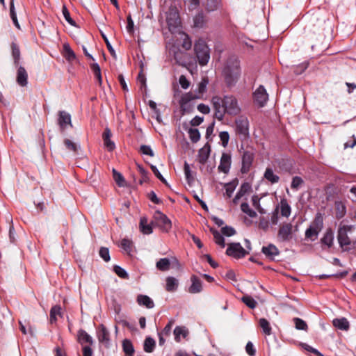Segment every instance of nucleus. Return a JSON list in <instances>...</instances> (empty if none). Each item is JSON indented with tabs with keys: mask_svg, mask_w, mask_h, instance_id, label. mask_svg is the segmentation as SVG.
<instances>
[{
	"mask_svg": "<svg viewBox=\"0 0 356 356\" xmlns=\"http://www.w3.org/2000/svg\"><path fill=\"white\" fill-rule=\"evenodd\" d=\"M214 108V118L221 121L227 113L229 115H237L241 112L238 100L233 95H225L222 98L214 96L211 99Z\"/></svg>",
	"mask_w": 356,
	"mask_h": 356,
	"instance_id": "obj_1",
	"label": "nucleus"
},
{
	"mask_svg": "<svg viewBox=\"0 0 356 356\" xmlns=\"http://www.w3.org/2000/svg\"><path fill=\"white\" fill-rule=\"evenodd\" d=\"M240 60L235 56L228 58L222 71L225 83L228 88L234 86L241 77Z\"/></svg>",
	"mask_w": 356,
	"mask_h": 356,
	"instance_id": "obj_2",
	"label": "nucleus"
},
{
	"mask_svg": "<svg viewBox=\"0 0 356 356\" xmlns=\"http://www.w3.org/2000/svg\"><path fill=\"white\" fill-rule=\"evenodd\" d=\"M195 56L199 64L206 65L210 59V49L202 38H199L194 44Z\"/></svg>",
	"mask_w": 356,
	"mask_h": 356,
	"instance_id": "obj_3",
	"label": "nucleus"
},
{
	"mask_svg": "<svg viewBox=\"0 0 356 356\" xmlns=\"http://www.w3.org/2000/svg\"><path fill=\"white\" fill-rule=\"evenodd\" d=\"M352 226L350 225H340L337 230V240L339 246L343 251L350 250L348 245H351V240L348 236V232H350Z\"/></svg>",
	"mask_w": 356,
	"mask_h": 356,
	"instance_id": "obj_4",
	"label": "nucleus"
},
{
	"mask_svg": "<svg viewBox=\"0 0 356 356\" xmlns=\"http://www.w3.org/2000/svg\"><path fill=\"white\" fill-rule=\"evenodd\" d=\"M166 22L170 32L173 33L177 31V29L181 24V21L179 12L175 7H170L169 10L166 13Z\"/></svg>",
	"mask_w": 356,
	"mask_h": 356,
	"instance_id": "obj_5",
	"label": "nucleus"
},
{
	"mask_svg": "<svg viewBox=\"0 0 356 356\" xmlns=\"http://www.w3.org/2000/svg\"><path fill=\"white\" fill-rule=\"evenodd\" d=\"M255 153L253 149H245L241 154V168L242 174H248L253 164Z\"/></svg>",
	"mask_w": 356,
	"mask_h": 356,
	"instance_id": "obj_6",
	"label": "nucleus"
},
{
	"mask_svg": "<svg viewBox=\"0 0 356 356\" xmlns=\"http://www.w3.org/2000/svg\"><path fill=\"white\" fill-rule=\"evenodd\" d=\"M197 98H199V96L191 92L185 93L181 97L179 103L182 115L193 112L194 105L191 103V101Z\"/></svg>",
	"mask_w": 356,
	"mask_h": 356,
	"instance_id": "obj_7",
	"label": "nucleus"
},
{
	"mask_svg": "<svg viewBox=\"0 0 356 356\" xmlns=\"http://www.w3.org/2000/svg\"><path fill=\"white\" fill-rule=\"evenodd\" d=\"M235 131L241 140H246L249 137V121L246 118L240 117L235 120Z\"/></svg>",
	"mask_w": 356,
	"mask_h": 356,
	"instance_id": "obj_8",
	"label": "nucleus"
},
{
	"mask_svg": "<svg viewBox=\"0 0 356 356\" xmlns=\"http://www.w3.org/2000/svg\"><path fill=\"white\" fill-rule=\"evenodd\" d=\"M154 219L156 221V225L163 232H168L172 228L171 220L161 211H155L154 214Z\"/></svg>",
	"mask_w": 356,
	"mask_h": 356,
	"instance_id": "obj_9",
	"label": "nucleus"
},
{
	"mask_svg": "<svg viewBox=\"0 0 356 356\" xmlns=\"http://www.w3.org/2000/svg\"><path fill=\"white\" fill-rule=\"evenodd\" d=\"M226 254L235 259H241L248 254V252L241 246L240 243H231L228 245Z\"/></svg>",
	"mask_w": 356,
	"mask_h": 356,
	"instance_id": "obj_10",
	"label": "nucleus"
},
{
	"mask_svg": "<svg viewBox=\"0 0 356 356\" xmlns=\"http://www.w3.org/2000/svg\"><path fill=\"white\" fill-rule=\"evenodd\" d=\"M293 238V225L290 222L282 224L277 232V239L280 242H288Z\"/></svg>",
	"mask_w": 356,
	"mask_h": 356,
	"instance_id": "obj_11",
	"label": "nucleus"
},
{
	"mask_svg": "<svg viewBox=\"0 0 356 356\" xmlns=\"http://www.w3.org/2000/svg\"><path fill=\"white\" fill-rule=\"evenodd\" d=\"M97 337L99 343L108 348L111 345L110 332L104 324H100L97 328Z\"/></svg>",
	"mask_w": 356,
	"mask_h": 356,
	"instance_id": "obj_12",
	"label": "nucleus"
},
{
	"mask_svg": "<svg viewBox=\"0 0 356 356\" xmlns=\"http://www.w3.org/2000/svg\"><path fill=\"white\" fill-rule=\"evenodd\" d=\"M254 102L259 106L264 107L268 99V95L265 88L260 85L253 93Z\"/></svg>",
	"mask_w": 356,
	"mask_h": 356,
	"instance_id": "obj_13",
	"label": "nucleus"
},
{
	"mask_svg": "<svg viewBox=\"0 0 356 356\" xmlns=\"http://www.w3.org/2000/svg\"><path fill=\"white\" fill-rule=\"evenodd\" d=\"M58 124L61 132H64L67 125L72 127L71 115L65 111L58 112Z\"/></svg>",
	"mask_w": 356,
	"mask_h": 356,
	"instance_id": "obj_14",
	"label": "nucleus"
},
{
	"mask_svg": "<svg viewBox=\"0 0 356 356\" xmlns=\"http://www.w3.org/2000/svg\"><path fill=\"white\" fill-rule=\"evenodd\" d=\"M231 164V155L228 153L223 152L220 158V164L218 167V171L227 174L229 172Z\"/></svg>",
	"mask_w": 356,
	"mask_h": 356,
	"instance_id": "obj_15",
	"label": "nucleus"
},
{
	"mask_svg": "<svg viewBox=\"0 0 356 356\" xmlns=\"http://www.w3.org/2000/svg\"><path fill=\"white\" fill-rule=\"evenodd\" d=\"M261 252L265 254L266 258L271 261L275 260V257L278 256L280 253L278 248L272 243L268 244L267 246H263Z\"/></svg>",
	"mask_w": 356,
	"mask_h": 356,
	"instance_id": "obj_16",
	"label": "nucleus"
},
{
	"mask_svg": "<svg viewBox=\"0 0 356 356\" xmlns=\"http://www.w3.org/2000/svg\"><path fill=\"white\" fill-rule=\"evenodd\" d=\"M111 129L108 127H106L102 134V138L105 147L109 152L113 151L115 148L114 142L111 140Z\"/></svg>",
	"mask_w": 356,
	"mask_h": 356,
	"instance_id": "obj_17",
	"label": "nucleus"
},
{
	"mask_svg": "<svg viewBox=\"0 0 356 356\" xmlns=\"http://www.w3.org/2000/svg\"><path fill=\"white\" fill-rule=\"evenodd\" d=\"M17 67L18 69L16 77L17 83L20 86L24 87L28 84V74L24 67L18 65Z\"/></svg>",
	"mask_w": 356,
	"mask_h": 356,
	"instance_id": "obj_18",
	"label": "nucleus"
},
{
	"mask_svg": "<svg viewBox=\"0 0 356 356\" xmlns=\"http://www.w3.org/2000/svg\"><path fill=\"white\" fill-rule=\"evenodd\" d=\"M191 285L188 289L191 293H197L202 290V282L196 275H193L191 277Z\"/></svg>",
	"mask_w": 356,
	"mask_h": 356,
	"instance_id": "obj_19",
	"label": "nucleus"
},
{
	"mask_svg": "<svg viewBox=\"0 0 356 356\" xmlns=\"http://www.w3.org/2000/svg\"><path fill=\"white\" fill-rule=\"evenodd\" d=\"M77 341L82 346L84 343H88L89 345L93 343L92 337L83 329H80L77 332Z\"/></svg>",
	"mask_w": 356,
	"mask_h": 356,
	"instance_id": "obj_20",
	"label": "nucleus"
},
{
	"mask_svg": "<svg viewBox=\"0 0 356 356\" xmlns=\"http://www.w3.org/2000/svg\"><path fill=\"white\" fill-rule=\"evenodd\" d=\"M334 242V232L331 228H327L321 239L322 245H326L328 248H330L333 245Z\"/></svg>",
	"mask_w": 356,
	"mask_h": 356,
	"instance_id": "obj_21",
	"label": "nucleus"
},
{
	"mask_svg": "<svg viewBox=\"0 0 356 356\" xmlns=\"http://www.w3.org/2000/svg\"><path fill=\"white\" fill-rule=\"evenodd\" d=\"M207 19L202 11L199 12L193 18L194 26L198 29H202L206 26Z\"/></svg>",
	"mask_w": 356,
	"mask_h": 356,
	"instance_id": "obj_22",
	"label": "nucleus"
},
{
	"mask_svg": "<svg viewBox=\"0 0 356 356\" xmlns=\"http://www.w3.org/2000/svg\"><path fill=\"white\" fill-rule=\"evenodd\" d=\"M122 350L125 356H134V347L131 340L125 339L122 341Z\"/></svg>",
	"mask_w": 356,
	"mask_h": 356,
	"instance_id": "obj_23",
	"label": "nucleus"
},
{
	"mask_svg": "<svg viewBox=\"0 0 356 356\" xmlns=\"http://www.w3.org/2000/svg\"><path fill=\"white\" fill-rule=\"evenodd\" d=\"M333 325L339 330L347 331L349 330L350 324L346 318H335L332 321Z\"/></svg>",
	"mask_w": 356,
	"mask_h": 356,
	"instance_id": "obj_24",
	"label": "nucleus"
},
{
	"mask_svg": "<svg viewBox=\"0 0 356 356\" xmlns=\"http://www.w3.org/2000/svg\"><path fill=\"white\" fill-rule=\"evenodd\" d=\"M137 302L138 305L145 306L148 309H152L154 307L153 300L146 295H138Z\"/></svg>",
	"mask_w": 356,
	"mask_h": 356,
	"instance_id": "obj_25",
	"label": "nucleus"
},
{
	"mask_svg": "<svg viewBox=\"0 0 356 356\" xmlns=\"http://www.w3.org/2000/svg\"><path fill=\"white\" fill-rule=\"evenodd\" d=\"M165 282H166L165 290L167 291L174 292L177 289L178 286H179V282L174 277H171V276L167 277Z\"/></svg>",
	"mask_w": 356,
	"mask_h": 356,
	"instance_id": "obj_26",
	"label": "nucleus"
},
{
	"mask_svg": "<svg viewBox=\"0 0 356 356\" xmlns=\"http://www.w3.org/2000/svg\"><path fill=\"white\" fill-rule=\"evenodd\" d=\"M12 56L13 58V63L15 67H18L20 60V50L18 44L14 42L11 43Z\"/></svg>",
	"mask_w": 356,
	"mask_h": 356,
	"instance_id": "obj_27",
	"label": "nucleus"
},
{
	"mask_svg": "<svg viewBox=\"0 0 356 356\" xmlns=\"http://www.w3.org/2000/svg\"><path fill=\"white\" fill-rule=\"evenodd\" d=\"M171 262L168 258H161L156 263V268L160 271H168L170 268Z\"/></svg>",
	"mask_w": 356,
	"mask_h": 356,
	"instance_id": "obj_28",
	"label": "nucleus"
},
{
	"mask_svg": "<svg viewBox=\"0 0 356 356\" xmlns=\"http://www.w3.org/2000/svg\"><path fill=\"white\" fill-rule=\"evenodd\" d=\"M264 177L270 184H276L280 181V177L275 175L270 168H267L265 170Z\"/></svg>",
	"mask_w": 356,
	"mask_h": 356,
	"instance_id": "obj_29",
	"label": "nucleus"
},
{
	"mask_svg": "<svg viewBox=\"0 0 356 356\" xmlns=\"http://www.w3.org/2000/svg\"><path fill=\"white\" fill-rule=\"evenodd\" d=\"M140 229L144 234H150L153 232L152 225L147 223V219L145 217H143L140 220Z\"/></svg>",
	"mask_w": 356,
	"mask_h": 356,
	"instance_id": "obj_30",
	"label": "nucleus"
},
{
	"mask_svg": "<svg viewBox=\"0 0 356 356\" xmlns=\"http://www.w3.org/2000/svg\"><path fill=\"white\" fill-rule=\"evenodd\" d=\"M310 226L316 228V229H318L319 231H321L323 227V218L322 213L318 212L316 214L315 218Z\"/></svg>",
	"mask_w": 356,
	"mask_h": 356,
	"instance_id": "obj_31",
	"label": "nucleus"
},
{
	"mask_svg": "<svg viewBox=\"0 0 356 356\" xmlns=\"http://www.w3.org/2000/svg\"><path fill=\"white\" fill-rule=\"evenodd\" d=\"M156 342L154 339L150 337H146L144 341L143 349L146 353H152L155 348Z\"/></svg>",
	"mask_w": 356,
	"mask_h": 356,
	"instance_id": "obj_32",
	"label": "nucleus"
},
{
	"mask_svg": "<svg viewBox=\"0 0 356 356\" xmlns=\"http://www.w3.org/2000/svg\"><path fill=\"white\" fill-rule=\"evenodd\" d=\"M210 231L213 236L216 243L219 245L221 248H224L225 246V242L222 235L218 230L213 228H211Z\"/></svg>",
	"mask_w": 356,
	"mask_h": 356,
	"instance_id": "obj_33",
	"label": "nucleus"
},
{
	"mask_svg": "<svg viewBox=\"0 0 356 356\" xmlns=\"http://www.w3.org/2000/svg\"><path fill=\"white\" fill-rule=\"evenodd\" d=\"M63 49L65 51L64 56L67 61L72 62L76 59V54L74 52V51L71 49L69 44H64Z\"/></svg>",
	"mask_w": 356,
	"mask_h": 356,
	"instance_id": "obj_34",
	"label": "nucleus"
},
{
	"mask_svg": "<svg viewBox=\"0 0 356 356\" xmlns=\"http://www.w3.org/2000/svg\"><path fill=\"white\" fill-rule=\"evenodd\" d=\"M188 334V330L184 327L177 326L174 330L175 340L177 342L180 341V336L186 338Z\"/></svg>",
	"mask_w": 356,
	"mask_h": 356,
	"instance_id": "obj_35",
	"label": "nucleus"
},
{
	"mask_svg": "<svg viewBox=\"0 0 356 356\" xmlns=\"http://www.w3.org/2000/svg\"><path fill=\"white\" fill-rule=\"evenodd\" d=\"M321 231L309 226L305 231V238L310 239L312 241H315Z\"/></svg>",
	"mask_w": 356,
	"mask_h": 356,
	"instance_id": "obj_36",
	"label": "nucleus"
},
{
	"mask_svg": "<svg viewBox=\"0 0 356 356\" xmlns=\"http://www.w3.org/2000/svg\"><path fill=\"white\" fill-rule=\"evenodd\" d=\"M336 218L337 219L342 218L346 213V207L341 202L335 203Z\"/></svg>",
	"mask_w": 356,
	"mask_h": 356,
	"instance_id": "obj_37",
	"label": "nucleus"
},
{
	"mask_svg": "<svg viewBox=\"0 0 356 356\" xmlns=\"http://www.w3.org/2000/svg\"><path fill=\"white\" fill-rule=\"evenodd\" d=\"M259 326L262 329L263 332L266 335H270L272 333V328L270 325V323L264 318H260L259 321Z\"/></svg>",
	"mask_w": 356,
	"mask_h": 356,
	"instance_id": "obj_38",
	"label": "nucleus"
},
{
	"mask_svg": "<svg viewBox=\"0 0 356 356\" xmlns=\"http://www.w3.org/2000/svg\"><path fill=\"white\" fill-rule=\"evenodd\" d=\"M221 0H207L205 8L207 12H213L216 10L220 5Z\"/></svg>",
	"mask_w": 356,
	"mask_h": 356,
	"instance_id": "obj_39",
	"label": "nucleus"
},
{
	"mask_svg": "<svg viewBox=\"0 0 356 356\" xmlns=\"http://www.w3.org/2000/svg\"><path fill=\"white\" fill-rule=\"evenodd\" d=\"M281 204V215L284 217H289L291 214V209L286 199H282L280 201Z\"/></svg>",
	"mask_w": 356,
	"mask_h": 356,
	"instance_id": "obj_40",
	"label": "nucleus"
},
{
	"mask_svg": "<svg viewBox=\"0 0 356 356\" xmlns=\"http://www.w3.org/2000/svg\"><path fill=\"white\" fill-rule=\"evenodd\" d=\"M205 147H206V146H204V147L200 149L199 151V154H198L199 162L202 164H204L209 156L210 146L208 145L207 149H206Z\"/></svg>",
	"mask_w": 356,
	"mask_h": 356,
	"instance_id": "obj_41",
	"label": "nucleus"
},
{
	"mask_svg": "<svg viewBox=\"0 0 356 356\" xmlns=\"http://www.w3.org/2000/svg\"><path fill=\"white\" fill-rule=\"evenodd\" d=\"M10 16L15 26L19 29L20 26L15 9L14 0H10Z\"/></svg>",
	"mask_w": 356,
	"mask_h": 356,
	"instance_id": "obj_42",
	"label": "nucleus"
},
{
	"mask_svg": "<svg viewBox=\"0 0 356 356\" xmlns=\"http://www.w3.org/2000/svg\"><path fill=\"white\" fill-rule=\"evenodd\" d=\"M60 310H61V307L59 305H55L51 307V309L50 310V314H49L50 323L51 324L54 323L57 321L56 316L61 314Z\"/></svg>",
	"mask_w": 356,
	"mask_h": 356,
	"instance_id": "obj_43",
	"label": "nucleus"
},
{
	"mask_svg": "<svg viewBox=\"0 0 356 356\" xmlns=\"http://www.w3.org/2000/svg\"><path fill=\"white\" fill-rule=\"evenodd\" d=\"M242 302L249 308L254 309L257 305V301L250 296H244L241 298Z\"/></svg>",
	"mask_w": 356,
	"mask_h": 356,
	"instance_id": "obj_44",
	"label": "nucleus"
},
{
	"mask_svg": "<svg viewBox=\"0 0 356 356\" xmlns=\"http://www.w3.org/2000/svg\"><path fill=\"white\" fill-rule=\"evenodd\" d=\"M190 140L192 143H195L198 142L200 139V133L197 129L195 128H190L188 131Z\"/></svg>",
	"mask_w": 356,
	"mask_h": 356,
	"instance_id": "obj_45",
	"label": "nucleus"
},
{
	"mask_svg": "<svg viewBox=\"0 0 356 356\" xmlns=\"http://www.w3.org/2000/svg\"><path fill=\"white\" fill-rule=\"evenodd\" d=\"M138 170L141 175V179L139 181V184L142 185L145 182L149 181V172L142 165H137Z\"/></svg>",
	"mask_w": 356,
	"mask_h": 356,
	"instance_id": "obj_46",
	"label": "nucleus"
},
{
	"mask_svg": "<svg viewBox=\"0 0 356 356\" xmlns=\"http://www.w3.org/2000/svg\"><path fill=\"white\" fill-rule=\"evenodd\" d=\"M241 209L243 213L247 214L250 218H255L257 216L256 211L250 209L248 203L247 202H243L241 204Z\"/></svg>",
	"mask_w": 356,
	"mask_h": 356,
	"instance_id": "obj_47",
	"label": "nucleus"
},
{
	"mask_svg": "<svg viewBox=\"0 0 356 356\" xmlns=\"http://www.w3.org/2000/svg\"><path fill=\"white\" fill-rule=\"evenodd\" d=\"M62 13H63V17H64L65 19L70 25H72V26H73L74 27L77 26L76 22L71 17L70 13L69 10L67 8L65 5H63V7H62Z\"/></svg>",
	"mask_w": 356,
	"mask_h": 356,
	"instance_id": "obj_48",
	"label": "nucleus"
},
{
	"mask_svg": "<svg viewBox=\"0 0 356 356\" xmlns=\"http://www.w3.org/2000/svg\"><path fill=\"white\" fill-rule=\"evenodd\" d=\"M91 70H92L95 76L98 80L99 85L102 83V77L101 74V69L98 63H92L90 65Z\"/></svg>",
	"mask_w": 356,
	"mask_h": 356,
	"instance_id": "obj_49",
	"label": "nucleus"
},
{
	"mask_svg": "<svg viewBox=\"0 0 356 356\" xmlns=\"http://www.w3.org/2000/svg\"><path fill=\"white\" fill-rule=\"evenodd\" d=\"M252 206L261 213H266L265 210L260 205V197L257 195H254L252 197Z\"/></svg>",
	"mask_w": 356,
	"mask_h": 356,
	"instance_id": "obj_50",
	"label": "nucleus"
},
{
	"mask_svg": "<svg viewBox=\"0 0 356 356\" xmlns=\"http://www.w3.org/2000/svg\"><path fill=\"white\" fill-rule=\"evenodd\" d=\"M113 176L116 184L119 186H124L125 184V179L122 175L118 172L115 169H113Z\"/></svg>",
	"mask_w": 356,
	"mask_h": 356,
	"instance_id": "obj_51",
	"label": "nucleus"
},
{
	"mask_svg": "<svg viewBox=\"0 0 356 356\" xmlns=\"http://www.w3.org/2000/svg\"><path fill=\"white\" fill-rule=\"evenodd\" d=\"M303 184H304V181L300 177L295 176L292 179V181L291 184V188L293 190L298 191L302 186V185Z\"/></svg>",
	"mask_w": 356,
	"mask_h": 356,
	"instance_id": "obj_52",
	"label": "nucleus"
},
{
	"mask_svg": "<svg viewBox=\"0 0 356 356\" xmlns=\"http://www.w3.org/2000/svg\"><path fill=\"white\" fill-rule=\"evenodd\" d=\"M113 271L120 278H122V279H128L129 278V274L127 273V271L118 265L113 266Z\"/></svg>",
	"mask_w": 356,
	"mask_h": 356,
	"instance_id": "obj_53",
	"label": "nucleus"
},
{
	"mask_svg": "<svg viewBox=\"0 0 356 356\" xmlns=\"http://www.w3.org/2000/svg\"><path fill=\"white\" fill-rule=\"evenodd\" d=\"M184 170L186 177V179L189 185L194 181V178L192 175L190 166L187 162L184 163Z\"/></svg>",
	"mask_w": 356,
	"mask_h": 356,
	"instance_id": "obj_54",
	"label": "nucleus"
},
{
	"mask_svg": "<svg viewBox=\"0 0 356 356\" xmlns=\"http://www.w3.org/2000/svg\"><path fill=\"white\" fill-rule=\"evenodd\" d=\"M293 321L295 323V327L297 330H307L308 326L305 321L300 318H294Z\"/></svg>",
	"mask_w": 356,
	"mask_h": 356,
	"instance_id": "obj_55",
	"label": "nucleus"
},
{
	"mask_svg": "<svg viewBox=\"0 0 356 356\" xmlns=\"http://www.w3.org/2000/svg\"><path fill=\"white\" fill-rule=\"evenodd\" d=\"M99 254L105 262H108L111 259L109 250L108 248L101 247L99 251Z\"/></svg>",
	"mask_w": 356,
	"mask_h": 356,
	"instance_id": "obj_56",
	"label": "nucleus"
},
{
	"mask_svg": "<svg viewBox=\"0 0 356 356\" xmlns=\"http://www.w3.org/2000/svg\"><path fill=\"white\" fill-rule=\"evenodd\" d=\"M133 243L128 238H123L121 241V247L127 253H130L132 250Z\"/></svg>",
	"mask_w": 356,
	"mask_h": 356,
	"instance_id": "obj_57",
	"label": "nucleus"
},
{
	"mask_svg": "<svg viewBox=\"0 0 356 356\" xmlns=\"http://www.w3.org/2000/svg\"><path fill=\"white\" fill-rule=\"evenodd\" d=\"M207 79H203L197 86V92H198L197 96L202 95L206 92L207 86L208 84Z\"/></svg>",
	"mask_w": 356,
	"mask_h": 356,
	"instance_id": "obj_58",
	"label": "nucleus"
},
{
	"mask_svg": "<svg viewBox=\"0 0 356 356\" xmlns=\"http://www.w3.org/2000/svg\"><path fill=\"white\" fill-rule=\"evenodd\" d=\"M236 187V184L234 181L229 182L225 185V194L228 197H232Z\"/></svg>",
	"mask_w": 356,
	"mask_h": 356,
	"instance_id": "obj_59",
	"label": "nucleus"
},
{
	"mask_svg": "<svg viewBox=\"0 0 356 356\" xmlns=\"http://www.w3.org/2000/svg\"><path fill=\"white\" fill-rule=\"evenodd\" d=\"M101 35H102V37L103 38L105 43H106V47L109 51V53L111 54V55L114 58H116V54H115V51L114 50V49L113 48L111 44L110 43L108 39L107 38V37L106 36V35L104 33H103L102 32L101 33Z\"/></svg>",
	"mask_w": 356,
	"mask_h": 356,
	"instance_id": "obj_60",
	"label": "nucleus"
},
{
	"mask_svg": "<svg viewBox=\"0 0 356 356\" xmlns=\"http://www.w3.org/2000/svg\"><path fill=\"white\" fill-rule=\"evenodd\" d=\"M150 168L154 175L165 186H168V183L167 182L166 179L163 177V175L160 173L157 168L153 165H151Z\"/></svg>",
	"mask_w": 356,
	"mask_h": 356,
	"instance_id": "obj_61",
	"label": "nucleus"
},
{
	"mask_svg": "<svg viewBox=\"0 0 356 356\" xmlns=\"http://www.w3.org/2000/svg\"><path fill=\"white\" fill-rule=\"evenodd\" d=\"M219 137L222 147H226L228 145L229 140V134L227 131H221L219 134Z\"/></svg>",
	"mask_w": 356,
	"mask_h": 356,
	"instance_id": "obj_62",
	"label": "nucleus"
},
{
	"mask_svg": "<svg viewBox=\"0 0 356 356\" xmlns=\"http://www.w3.org/2000/svg\"><path fill=\"white\" fill-rule=\"evenodd\" d=\"M222 234L226 236H232L236 234V230L234 228L230 226H225L222 227L221 229Z\"/></svg>",
	"mask_w": 356,
	"mask_h": 356,
	"instance_id": "obj_63",
	"label": "nucleus"
},
{
	"mask_svg": "<svg viewBox=\"0 0 356 356\" xmlns=\"http://www.w3.org/2000/svg\"><path fill=\"white\" fill-rule=\"evenodd\" d=\"M245 351L249 356H255L256 349L251 341H248L245 346Z\"/></svg>",
	"mask_w": 356,
	"mask_h": 356,
	"instance_id": "obj_64",
	"label": "nucleus"
}]
</instances>
